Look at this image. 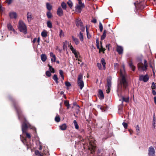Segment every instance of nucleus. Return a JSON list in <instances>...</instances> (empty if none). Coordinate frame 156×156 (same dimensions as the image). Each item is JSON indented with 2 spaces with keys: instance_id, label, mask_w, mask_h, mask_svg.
<instances>
[{
  "instance_id": "dca6fc26",
  "label": "nucleus",
  "mask_w": 156,
  "mask_h": 156,
  "mask_svg": "<svg viewBox=\"0 0 156 156\" xmlns=\"http://www.w3.org/2000/svg\"><path fill=\"white\" fill-rule=\"evenodd\" d=\"M123 48L122 47L117 45V51L119 54H121L122 53Z\"/></svg>"
},
{
  "instance_id": "864d4df0",
  "label": "nucleus",
  "mask_w": 156,
  "mask_h": 156,
  "mask_svg": "<svg viewBox=\"0 0 156 156\" xmlns=\"http://www.w3.org/2000/svg\"><path fill=\"white\" fill-rule=\"evenodd\" d=\"M64 36V34L62 30H60V33L59 34V36L60 37H61Z\"/></svg>"
},
{
  "instance_id": "f03ea898",
  "label": "nucleus",
  "mask_w": 156,
  "mask_h": 156,
  "mask_svg": "<svg viewBox=\"0 0 156 156\" xmlns=\"http://www.w3.org/2000/svg\"><path fill=\"white\" fill-rule=\"evenodd\" d=\"M30 125L28 122L26 120L25 118H23V122L22 125V129L23 133H25L27 138L30 139L31 135L29 133L26 132V131L28 127H30Z\"/></svg>"
},
{
  "instance_id": "0e129e2a",
  "label": "nucleus",
  "mask_w": 156,
  "mask_h": 156,
  "mask_svg": "<svg viewBox=\"0 0 156 156\" xmlns=\"http://www.w3.org/2000/svg\"><path fill=\"white\" fill-rule=\"evenodd\" d=\"M110 44H107L106 45V48H107L108 51L109 50V46L110 45Z\"/></svg>"
},
{
  "instance_id": "ddd939ff",
  "label": "nucleus",
  "mask_w": 156,
  "mask_h": 156,
  "mask_svg": "<svg viewBox=\"0 0 156 156\" xmlns=\"http://www.w3.org/2000/svg\"><path fill=\"white\" fill-rule=\"evenodd\" d=\"M57 14L58 16H61L63 14V12L62 9L61 7L58 8L57 11Z\"/></svg>"
},
{
  "instance_id": "6ab92c4d",
  "label": "nucleus",
  "mask_w": 156,
  "mask_h": 156,
  "mask_svg": "<svg viewBox=\"0 0 156 156\" xmlns=\"http://www.w3.org/2000/svg\"><path fill=\"white\" fill-rule=\"evenodd\" d=\"M27 16L28 21L29 22H30L31 21L32 19L31 13L30 12H28L27 13Z\"/></svg>"
},
{
  "instance_id": "c9c22d12",
  "label": "nucleus",
  "mask_w": 156,
  "mask_h": 156,
  "mask_svg": "<svg viewBox=\"0 0 156 156\" xmlns=\"http://www.w3.org/2000/svg\"><path fill=\"white\" fill-rule=\"evenodd\" d=\"M59 73L62 80H63L64 79V76L63 75L64 73L63 71L61 70H59Z\"/></svg>"
},
{
  "instance_id": "4d7b16f0",
  "label": "nucleus",
  "mask_w": 156,
  "mask_h": 156,
  "mask_svg": "<svg viewBox=\"0 0 156 156\" xmlns=\"http://www.w3.org/2000/svg\"><path fill=\"white\" fill-rule=\"evenodd\" d=\"M156 88V86L154 82H153L152 83L151 88L152 89H155Z\"/></svg>"
},
{
  "instance_id": "aec40b11",
  "label": "nucleus",
  "mask_w": 156,
  "mask_h": 156,
  "mask_svg": "<svg viewBox=\"0 0 156 156\" xmlns=\"http://www.w3.org/2000/svg\"><path fill=\"white\" fill-rule=\"evenodd\" d=\"M78 36L79 37L80 41L81 42H83V33L81 32H80L79 34L78 35Z\"/></svg>"
},
{
  "instance_id": "f704fd0d",
  "label": "nucleus",
  "mask_w": 156,
  "mask_h": 156,
  "mask_svg": "<svg viewBox=\"0 0 156 156\" xmlns=\"http://www.w3.org/2000/svg\"><path fill=\"white\" fill-rule=\"evenodd\" d=\"M67 44H69V42L67 41H65L63 43V48L64 50L66 49L67 48Z\"/></svg>"
},
{
  "instance_id": "bf43d9fd",
  "label": "nucleus",
  "mask_w": 156,
  "mask_h": 156,
  "mask_svg": "<svg viewBox=\"0 0 156 156\" xmlns=\"http://www.w3.org/2000/svg\"><path fill=\"white\" fill-rule=\"evenodd\" d=\"M56 50H58L59 52H61L62 51L61 49L58 46H56L55 48Z\"/></svg>"
},
{
  "instance_id": "1a4fd4ad",
  "label": "nucleus",
  "mask_w": 156,
  "mask_h": 156,
  "mask_svg": "<svg viewBox=\"0 0 156 156\" xmlns=\"http://www.w3.org/2000/svg\"><path fill=\"white\" fill-rule=\"evenodd\" d=\"M155 150L154 147L151 146L148 149V154L149 156H154L155 155Z\"/></svg>"
},
{
  "instance_id": "603ef678",
  "label": "nucleus",
  "mask_w": 156,
  "mask_h": 156,
  "mask_svg": "<svg viewBox=\"0 0 156 156\" xmlns=\"http://www.w3.org/2000/svg\"><path fill=\"white\" fill-rule=\"evenodd\" d=\"M122 100L123 101H124L125 102H127L129 101V98H122Z\"/></svg>"
},
{
  "instance_id": "0eeeda50",
  "label": "nucleus",
  "mask_w": 156,
  "mask_h": 156,
  "mask_svg": "<svg viewBox=\"0 0 156 156\" xmlns=\"http://www.w3.org/2000/svg\"><path fill=\"white\" fill-rule=\"evenodd\" d=\"M76 26L80 29L82 31H84L85 27L81 20L79 19H77L76 20Z\"/></svg>"
},
{
  "instance_id": "20e7f679",
  "label": "nucleus",
  "mask_w": 156,
  "mask_h": 156,
  "mask_svg": "<svg viewBox=\"0 0 156 156\" xmlns=\"http://www.w3.org/2000/svg\"><path fill=\"white\" fill-rule=\"evenodd\" d=\"M147 62L146 60H144V64L142 63H140L138 64V69L140 71H143L147 70Z\"/></svg>"
},
{
  "instance_id": "f3484780",
  "label": "nucleus",
  "mask_w": 156,
  "mask_h": 156,
  "mask_svg": "<svg viewBox=\"0 0 156 156\" xmlns=\"http://www.w3.org/2000/svg\"><path fill=\"white\" fill-rule=\"evenodd\" d=\"M99 97L100 99H103L104 98V96L102 91L100 90L98 92Z\"/></svg>"
},
{
  "instance_id": "a211bd4d",
  "label": "nucleus",
  "mask_w": 156,
  "mask_h": 156,
  "mask_svg": "<svg viewBox=\"0 0 156 156\" xmlns=\"http://www.w3.org/2000/svg\"><path fill=\"white\" fill-rule=\"evenodd\" d=\"M112 78L110 77H109L107 79V86L108 87H111L112 83H111Z\"/></svg>"
},
{
  "instance_id": "c85d7f7f",
  "label": "nucleus",
  "mask_w": 156,
  "mask_h": 156,
  "mask_svg": "<svg viewBox=\"0 0 156 156\" xmlns=\"http://www.w3.org/2000/svg\"><path fill=\"white\" fill-rule=\"evenodd\" d=\"M61 6L63 9L66 10L67 8V5L65 2H62L61 3Z\"/></svg>"
},
{
  "instance_id": "a878e982",
  "label": "nucleus",
  "mask_w": 156,
  "mask_h": 156,
  "mask_svg": "<svg viewBox=\"0 0 156 156\" xmlns=\"http://www.w3.org/2000/svg\"><path fill=\"white\" fill-rule=\"evenodd\" d=\"M52 78L57 84L58 83V78L56 75L54 74Z\"/></svg>"
},
{
  "instance_id": "e433bc0d",
  "label": "nucleus",
  "mask_w": 156,
  "mask_h": 156,
  "mask_svg": "<svg viewBox=\"0 0 156 156\" xmlns=\"http://www.w3.org/2000/svg\"><path fill=\"white\" fill-rule=\"evenodd\" d=\"M98 108L100 109L102 112L105 111V108L101 105H98Z\"/></svg>"
},
{
  "instance_id": "58836bf2",
  "label": "nucleus",
  "mask_w": 156,
  "mask_h": 156,
  "mask_svg": "<svg viewBox=\"0 0 156 156\" xmlns=\"http://www.w3.org/2000/svg\"><path fill=\"white\" fill-rule=\"evenodd\" d=\"M64 104L67 107V109H69V102L68 101H64Z\"/></svg>"
},
{
  "instance_id": "f8f14e48",
  "label": "nucleus",
  "mask_w": 156,
  "mask_h": 156,
  "mask_svg": "<svg viewBox=\"0 0 156 156\" xmlns=\"http://www.w3.org/2000/svg\"><path fill=\"white\" fill-rule=\"evenodd\" d=\"M21 140L24 144L27 146V149L32 148V144L27 142V140L25 139H24L23 140L21 139Z\"/></svg>"
},
{
  "instance_id": "393cba45",
  "label": "nucleus",
  "mask_w": 156,
  "mask_h": 156,
  "mask_svg": "<svg viewBox=\"0 0 156 156\" xmlns=\"http://www.w3.org/2000/svg\"><path fill=\"white\" fill-rule=\"evenodd\" d=\"M59 127L60 129L61 130H65L67 128V126L65 124H64L62 125H61L59 126Z\"/></svg>"
},
{
  "instance_id": "6e6d98bb",
  "label": "nucleus",
  "mask_w": 156,
  "mask_h": 156,
  "mask_svg": "<svg viewBox=\"0 0 156 156\" xmlns=\"http://www.w3.org/2000/svg\"><path fill=\"white\" fill-rule=\"evenodd\" d=\"M65 83L67 87H69L71 86L70 83L69 82H66Z\"/></svg>"
},
{
  "instance_id": "5fc2aeb1",
  "label": "nucleus",
  "mask_w": 156,
  "mask_h": 156,
  "mask_svg": "<svg viewBox=\"0 0 156 156\" xmlns=\"http://www.w3.org/2000/svg\"><path fill=\"white\" fill-rule=\"evenodd\" d=\"M122 125L125 129H127V128L128 125L126 123L123 122L122 123Z\"/></svg>"
},
{
  "instance_id": "2eb2a0df",
  "label": "nucleus",
  "mask_w": 156,
  "mask_h": 156,
  "mask_svg": "<svg viewBox=\"0 0 156 156\" xmlns=\"http://www.w3.org/2000/svg\"><path fill=\"white\" fill-rule=\"evenodd\" d=\"M50 56L51 58V62H56V57L55 55L53 53L51 52L50 53Z\"/></svg>"
},
{
  "instance_id": "5701e85b",
  "label": "nucleus",
  "mask_w": 156,
  "mask_h": 156,
  "mask_svg": "<svg viewBox=\"0 0 156 156\" xmlns=\"http://www.w3.org/2000/svg\"><path fill=\"white\" fill-rule=\"evenodd\" d=\"M72 38L76 45H78L79 44V41L78 39L74 37L73 36L72 37Z\"/></svg>"
},
{
  "instance_id": "09e8293b",
  "label": "nucleus",
  "mask_w": 156,
  "mask_h": 156,
  "mask_svg": "<svg viewBox=\"0 0 156 156\" xmlns=\"http://www.w3.org/2000/svg\"><path fill=\"white\" fill-rule=\"evenodd\" d=\"M97 66L98 67V69L100 70H102V66L101 64L100 63H98L97 64Z\"/></svg>"
},
{
  "instance_id": "72a5a7b5",
  "label": "nucleus",
  "mask_w": 156,
  "mask_h": 156,
  "mask_svg": "<svg viewBox=\"0 0 156 156\" xmlns=\"http://www.w3.org/2000/svg\"><path fill=\"white\" fill-rule=\"evenodd\" d=\"M73 123L75 128L76 129H78L79 128V125L76 120H75L73 121Z\"/></svg>"
},
{
  "instance_id": "8fccbe9b",
  "label": "nucleus",
  "mask_w": 156,
  "mask_h": 156,
  "mask_svg": "<svg viewBox=\"0 0 156 156\" xmlns=\"http://www.w3.org/2000/svg\"><path fill=\"white\" fill-rule=\"evenodd\" d=\"M45 73L46 75L48 77H50L51 75V72L49 71H46Z\"/></svg>"
},
{
  "instance_id": "e2e57ef3",
  "label": "nucleus",
  "mask_w": 156,
  "mask_h": 156,
  "mask_svg": "<svg viewBox=\"0 0 156 156\" xmlns=\"http://www.w3.org/2000/svg\"><path fill=\"white\" fill-rule=\"evenodd\" d=\"M155 118H153V126L154 127V128H155Z\"/></svg>"
},
{
  "instance_id": "6e6552de",
  "label": "nucleus",
  "mask_w": 156,
  "mask_h": 156,
  "mask_svg": "<svg viewBox=\"0 0 156 156\" xmlns=\"http://www.w3.org/2000/svg\"><path fill=\"white\" fill-rule=\"evenodd\" d=\"M139 79L140 80L146 82L148 81L149 78L147 74H146L144 76L143 75H140L139 76Z\"/></svg>"
},
{
  "instance_id": "ea45409f",
  "label": "nucleus",
  "mask_w": 156,
  "mask_h": 156,
  "mask_svg": "<svg viewBox=\"0 0 156 156\" xmlns=\"http://www.w3.org/2000/svg\"><path fill=\"white\" fill-rule=\"evenodd\" d=\"M86 30L87 32V37L88 39H90L91 37V35L89 34V32L88 30L87 26H86Z\"/></svg>"
},
{
  "instance_id": "a18cd8bd",
  "label": "nucleus",
  "mask_w": 156,
  "mask_h": 156,
  "mask_svg": "<svg viewBox=\"0 0 156 156\" xmlns=\"http://www.w3.org/2000/svg\"><path fill=\"white\" fill-rule=\"evenodd\" d=\"M35 154L37 155L41 156V152L39 151L38 150H36L35 151Z\"/></svg>"
},
{
  "instance_id": "69168bd1",
  "label": "nucleus",
  "mask_w": 156,
  "mask_h": 156,
  "mask_svg": "<svg viewBox=\"0 0 156 156\" xmlns=\"http://www.w3.org/2000/svg\"><path fill=\"white\" fill-rule=\"evenodd\" d=\"M91 22L94 23H96L97 22V20L96 19H93L91 20Z\"/></svg>"
},
{
  "instance_id": "de8ad7c7",
  "label": "nucleus",
  "mask_w": 156,
  "mask_h": 156,
  "mask_svg": "<svg viewBox=\"0 0 156 156\" xmlns=\"http://www.w3.org/2000/svg\"><path fill=\"white\" fill-rule=\"evenodd\" d=\"M47 17L49 18H51L52 16V14L50 11L47 12Z\"/></svg>"
},
{
  "instance_id": "7c9ffc66",
  "label": "nucleus",
  "mask_w": 156,
  "mask_h": 156,
  "mask_svg": "<svg viewBox=\"0 0 156 156\" xmlns=\"http://www.w3.org/2000/svg\"><path fill=\"white\" fill-rule=\"evenodd\" d=\"M134 5L136 8H137L139 9H141L142 8L141 7V5H142V4L141 3L138 4V2H136L134 3Z\"/></svg>"
},
{
  "instance_id": "473e14b6",
  "label": "nucleus",
  "mask_w": 156,
  "mask_h": 156,
  "mask_svg": "<svg viewBox=\"0 0 156 156\" xmlns=\"http://www.w3.org/2000/svg\"><path fill=\"white\" fill-rule=\"evenodd\" d=\"M46 7L47 9L49 11H50L52 9V6L49 3H47Z\"/></svg>"
},
{
  "instance_id": "3c124183",
  "label": "nucleus",
  "mask_w": 156,
  "mask_h": 156,
  "mask_svg": "<svg viewBox=\"0 0 156 156\" xmlns=\"http://www.w3.org/2000/svg\"><path fill=\"white\" fill-rule=\"evenodd\" d=\"M60 118L59 116H56L55 118V120L57 122H58L60 121Z\"/></svg>"
},
{
  "instance_id": "680f3d73",
  "label": "nucleus",
  "mask_w": 156,
  "mask_h": 156,
  "mask_svg": "<svg viewBox=\"0 0 156 156\" xmlns=\"http://www.w3.org/2000/svg\"><path fill=\"white\" fill-rule=\"evenodd\" d=\"M110 88L111 87H108L107 89L106 90V92L108 94L110 92Z\"/></svg>"
},
{
  "instance_id": "9b49d317",
  "label": "nucleus",
  "mask_w": 156,
  "mask_h": 156,
  "mask_svg": "<svg viewBox=\"0 0 156 156\" xmlns=\"http://www.w3.org/2000/svg\"><path fill=\"white\" fill-rule=\"evenodd\" d=\"M84 7V5H78L77 4L75 7V11L79 13H80L81 12L82 9Z\"/></svg>"
},
{
  "instance_id": "b1692460",
  "label": "nucleus",
  "mask_w": 156,
  "mask_h": 156,
  "mask_svg": "<svg viewBox=\"0 0 156 156\" xmlns=\"http://www.w3.org/2000/svg\"><path fill=\"white\" fill-rule=\"evenodd\" d=\"M118 113L120 115L123 113V111L122 109V105H120L119 106Z\"/></svg>"
},
{
  "instance_id": "052dcab7",
  "label": "nucleus",
  "mask_w": 156,
  "mask_h": 156,
  "mask_svg": "<svg viewBox=\"0 0 156 156\" xmlns=\"http://www.w3.org/2000/svg\"><path fill=\"white\" fill-rule=\"evenodd\" d=\"M119 66V64L117 63H115L114 64V67L115 69H117Z\"/></svg>"
},
{
  "instance_id": "49530a36",
  "label": "nucleus",
  "mask_w": 156,
  "mask_h": 156,
  "mask_svg": "<svg viewBox=\"0 0 156 156\" xmlns=\"http://www.w3.org/2000/svg\"><path fill=\"white\" fill-rule=\"evenodd\" d=\"M136 131L137 134H138L140 133V128L138 125H137L136 127Z\"/></svg>"
},
{
  "instance_id": "412c9836",
  "label": "nucleus",
  "mask_w": 156,
  "mask_h": 156,
  "mask_svg": "<svg viewBox=\"0 0 156 156\" xmlns=\"http://www.w3.org/2000/svg\"><path fill=\"white\" fill-rule=\"evenodd\" d=\"M41 60L43 62H45L47 59L46 55L45 54H42L41 56Z\"/></svg>"
},
{
  "instance_id": "39448f33",
  "label": "nucleus",
  "mask_w": 156,
  "mask_h": 156,
  "mask_svg": "<svg viewBox=\"0 0 156 156\" xmlns=\"http://www.w3.org/2000/svg\"><path fill=\"white\" fill-rule=\"evenodd\" d=\"M83 75L81 73L78 76L77 79V84L80 87V88L82 90L84 86L83 82L82 80Z\"/></svg>"
},
{
  "instance_id": "9d476101",
  "label": "nucleus",
  "mask_w": 156,
  "mask_h": 156,
  "mask_svg": "<svg viewBox=\"0 0 156 156\" xmlns=\"http://www.w3.org/2000/svg\"><path fill=\"white\" fill-rule=\"evenodd\" d=\"M14 107L16 110L17 112L18 115L19 119L20 120H21V117L22 115L21 114V112L19 107L18 106H16V105H14Z\"/></svg>"
},
{
  "instance_id": "4be33fe9",
  "label": "nucleus",
  "mask_w": 156,
  "mask_h": 156,
  "mask_svg": "<svg viewBox=\"0 0 156 156\" xmlns=\"http://www.w3.org/2000/svg\"><path fill=\"white\" fill-rule=\"evenodd\" d=\"M101 62L103 66V69L104 70H105L106 68V67H105L106 63L105 62V60L104 58H102L101 59Z\"/></svg>"
},
{
  "instance_id": "7ed1b4c3",
  "label": "nucleus",
  "mask_w": 156,
  "mask_h": 156,
  "mask_svg": "<svg viewBox=\"0 0 156 156\" xmlns=\"http://www.w3.org/2000/svg\"><path fill=\"white\" fill-rule=\"evenodd\" d=\"M18 28L19 30L26 34L27 33V27L24 23L22 21L20 20L19 23Z\"/></svg>"
},
{
  "instance_id": "4c0bfd02",
  "label": "nucleus",
  "mask_w": 156,
  "mask_h": 156,
  "mask_svg": "<svg viewBox=\"0 0 156 156\" xmlns=\"http://www.w3.org/2000/svg\"><path fill=\"white\" fill-rule=\"evenodd\" d=\"M47 27L49 28H51L52 27V24L50 21H48L47 23Z\"/></svg>"
},
{
  "instance_id": "37998d69",
  "label": "nucleus",
  "mask_w": 156,
  "mask_h": 156,
  "mask_svg": "<svg viewBox=\"0 0 156 156\" xmlns=\"http://www.w3.org/2000/svg\"><path fill=\"white\" fill-rule=\"evenodd\" d=\"M99 28L100 31L101 32H102L103 29V27L102 23L100 22H99Z\"/></svg>"
},
{
  "instance_id": "338daca9",
  "label": "nucleus",
  "mask_w": 156,
  "mask_h": 156,
  "mask_svg": "<svg viewBox=\"0 0 156 156\" xmlns=\"http://www.w3.org/2000/svg\"><path fill=\"white\" fill-rule=\"evenodd\" d=\"M84 5V4L83 3H82L81 1H78V5Z\"/></svg>"
},
{
  "instance_id": "a19ab883",
  "label": "nucleus",
  "mask_w": 156,
  "mask_h": 156,
  "mask_svg": "<svg viewBox=\"0 0 156 156\" xmlns=\"http://www.w3.org/2000/svg\"><path fill=\"white\" fill-rule=\"evenodd\" d=\"M101 48H100L99 49V52L100 53L102 51L103 52V53H104V51H105V48H103L102 46L101 43Z\"/></svg>"
},
{
  "instance_id": "774afa93",
  "label": "nucleus",
  "mask_w": 156,
  "mask_h": 156,
  "mask_svg": "<svg viewBox=\"0 0 156 156\" xmlns=\"http://www.w3.org/2000/svg\"><path fill=\"white\" fill-rule=\"evenodd\" d=\"M152 93L154 95H155L156 94V91L155 90H152Z\"/></svg>"
},
{
  "instance_id": "13d9d810",
  "label": "nucleus",
  "mask_w": 156,
  "mask_h": 156,
  "mask_svg": "<svg viewBox=\"0 0 156 156\" xmlns=\"http://www.w3.org/2000/svg\"><path fill=\"white\" fill-rule=\"evenodd\" d=\"M13 0H6V2L8 5L11 4Z\"/></svg>"
},
{
  "instance_id": "c756f323",
  "label": "nucleus",
  "mask_w": 156,
  "mask_h": 156,
  "mask_svg": "<svg viewBox=\"0 0 156 156\" xmlns=\"http://www.w3.org/2000/svg\"><path fill=\"white\" fill-rule=\"evenodd\" d=\"M106 37V30H105L103 33V34L101 37V40H103L105 39Z\"/></svg>"
},
{
  "instance_id": "c03bdc74",
  "label": "nucleus",
  "mask_w": 156,
  "mask_h": 156,
  "mask_svg": "<svg viewBox=\"0 0 156 156\" xmlns=\"http://www.w3.org/2000/svg\"><path fill=\"white\" fill-rule=\"evenodd\" d=\"M7 27L8 29L10 30H12L14 29L13 28L12 26L10 23H9L7 25Z\"/></svg>"
},
{
  "instance_id": "79ce46f5",
  "label": "nucleus",
  "mask_w": 156,
  "mask_h": 156,
  "mask_svg": "<svg viewBox=\"0 0 156 156\" xmlns=\"http://www.w3.org/2000/svg\"><path fill=\"white\" fill-rule=\"evenodd\" d=\"M41 35L42 37H45L47 36V33L46 32L43 31L42 32Z\"/></svg>"
},
{
  "instance_id": "423d86ee",
  "label": "nucleus",
  "mask_w": 156,
  "mask_h": 156,
  "mask_svg": "<svg viewBox=\"0 0 156 156\" xmlns=\"http://www.w3.org/2000/svg\"><path fill=\"white\" fill-rule=\"evenodd\" d=\"M68 47L72 51V53L74 55L75 57L76 58V60H77L78 61L81 62V61L78 58V55L79 54V52L78 51H77L76 49L73 47L70 43L69 44Z\"/></svg>"
},
{
  "instance_id": "2f4dec72",
  "label": "nucleus",
  "mask_w": 156,
  "mask_h": 156,
  "mask_svg": "<svg viewBox=\"0 0 156 156\" xmlns=\"http://www.w3.org/2000/svg\"><path fill=\"white\" fill-rule=\"evenodd\" d=\"M48 66L49 67V69L51 71V72L52 73H55V70L52 67V66L50 65L49 64L48 65Z\"/></svg>"
},
{
  "instance_id": "cd10ccee",
  "label": "nucleus",
  "mask_w": 156,
  "mask_h": 156,
  "mask_svg": "<svg viewBox=\"0 0 156 156\" xmlns=\"http://www.w3.org/2000/svg\"><path fill=\"white\" fill-rule=\"evenodd\" d=\"M129 65L131 69L133 71H134L135 69V67L133 65L131 62H129Z\"/></svg>"
},
{
  "instance_id": "4468645a",
  "label": "nucleus",
  "mask_w": 156,
  "mask_h": 156,
  "mask_svg": "<svg viewBox=\"0 0 156 156\" xmlns=\"http://www.w3.org/2000/svg\"><path fill=\"white\" fill-rule=\"evenodd\" d=\"M9 16L11 19H16L17 17V15L16 12H12L9 13Z\"/></svg>"
},
{
  "instance_id": "f257e3e1",
  "label": "nucleus",
  "mask_w": 156,
  "mask_h": 156,
  "mask_svg": "<svg viewBox=\"0 0 156 156\" xmlns=\"http://www.w3.org/2000/svg\"><path fill=\"white\" fill-rule=\"evenodd\" d=\"M122 69L120 70V74L121 78L120 80V82L118 86V89L119 91H121L122 90V87L124 88H126L128 85V82L126 78L127 75L125 70V65H122Z\"/></svg>"
},
{
  "instance_id": "bb28decb",
  "label": "nucleus",
  "mask_w": 156,
  "mask_h": 156,
  "mask_svg": "<svg viewBox=\"0 0 156 156\" xmlns=\"http://www.w3.org/2000/svg\"><path fill=\"white\" fill-rule=\"evenodd\" d=\"M67 4L69 5V8L70 9H72L73 8V4L72 1L70 0H69L67 2Z\"/></svg>"
}]
</instances>
